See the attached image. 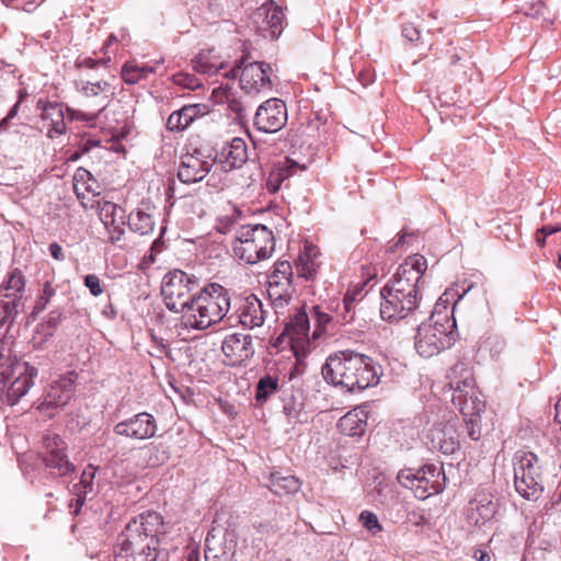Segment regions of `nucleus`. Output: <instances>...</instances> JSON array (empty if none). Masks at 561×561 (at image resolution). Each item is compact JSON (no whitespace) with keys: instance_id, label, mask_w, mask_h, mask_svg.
Wrapping results in <instances>:
<instances>
[{"instance_id":"nucleus-10","label":"nucleus","mask_w":561,"mask_h":561,"mask_svg":"<svg viewBox=\"0 0 561 561\" xmlns=\"http://www.w3.org/2000/svg\"><path fill=\"white\" fill-rule=\"evenodd\" d=\"M84 96V106L91 111H72L75 118L79 121L93 122L103 112L114 95V89L106 81L84 82L80 89Z\"/></svg>"},{"instance_id":"nucleus-17","label":"nucleus","mask_w":561,"mask_h":561,"mask_svg":"<svg viewBox=\"0 0 561 561\" xmlns=\"http://www.w3.org/2000/svg\"><path fill=\"white\" fill-rule=\"evenodd\" d=\"M43 460L55 476L64 477L75 470L66 454V444L57 435H47L44 438Z\"/></svg>"},{"instance_id":"nucleus-53","label":"nucleus","mask_w":561,"mask_h":561,"mask_svg":"<svg viewBox=\"0 0 561 561\" xmlns=\"http://www.w3.org/2000/svg\"><path fill=\"white\" fill-rule=\"evenodd\" d=\"M95 474V468L93 466H89L81 476L80 484L84 486V489L91 488L92 480Z\"/></svg>"},{"instance_id":"nucleus-60","label":"nucleus","mask_w":561,"mask_h":561,"mask_svg":"<svg viewBox=\"0 0 561 561\" xmlns=\"http://www.w3.org/2000/svg\"><path fill=\"white\" fill-rule=\"evenodd\" d=\"M561 230V226H543L539 232L542 233L545 237L550 236L557 231Z\"/></svg>"},{"instance_id":"nucleus-63","label":"nucleus","mask_w":561,"mask_h":561,"mask_svg":"<svg viewBox=\"0 0 561 561\" xmlns=\"http://www.w3.org/2000/svg\"><path fill=\"white\" fill-rule=\"evenodd\" d=\"M536 241L537 243L540 245V247H543L545 245V242H546V237L540 233L539 231L537 232V237H536Z\"/></svg>"},{"instance_id":"nucleus-1","label":"nucleus","mask_w":561,"mask_h":561,"mask_svg":"<svg viewBox=\"0 0 561 561\" xmlns=\"http://www.w3.org/2000/svg\"><path fill=\"white\" fill-rule=\"evenodd\" d=\"M322 375L327 381L352 392L376 386L380 378L373 358L352 350L331 354L322 366Z\"/></svg>"},{"instance_id":"nucleus-2","label":"nucleus","mask_w":561,"mask_h":561,"mask_svg":"<svg viewBox=\"0 0 561 561\" xmlns=\"http://www.w3.org/2000/svg\"><path fill=\"white\" fill-rule=\"evenodd\" d=\"M230 310L228 290L219 284H209L195 294L181 316V325L191 330H205L221 321Z\"/></svg>"},{"instance_id":"nucleus-52","label":"nucleus","mask_w":561,"mask_h":561,"mask_svg":"<svg viewBox=\"0 0 561 561\" xmlns=\"http://www.w3.org/2000/svg\"><path fill=\"white\" fill-rule=\"evenodd\" d=\"M402 35L410 42H416L421 38L420 30L412 23L404 24L402 27Z\"/></svg>"},{"instance_id":"nucleus-46","label":"nucleus","mask_w":561,"mask_h":561,"mask_svg":"<svg viewBox=\"0 0 561 561\" xmlns=\"http://www.w3.org/2000/svg\"><path fill=\"white\" fill-rule=\"evenodd\" d=\"M485 350H489L492 357H499L505 350V341L497 335L489 336L482 344Z\"/></svg>"},{"instance_id":"nucleus-61","label":"nucleus","mask_w":561,"mask_h":561,"mask_svg":"<svg viewBox=\"0 0 561 561\" xmlns=\"http://www.w3.org/2000/svg\"><path fill=\"white\" fill-rule=\"evenodd\" d=\"M194 69L199 72H204V73H213L216 71V69H214L213 67H208L207 65H204L201 61H197L194 65Z\"/></svg>"},{"instance_id":"nucleus-29","label":"nucleus","mask_w":561,"mask_h":561,"mask_svg":"<svg viewBox=\"0 0 561 561\" xmlns=\"http://www.w3.org/2000/svg\"><path fill=\"white\" fill-rule=\"evenodd\" d=\"M207 114L205 104L196 103L184 105L179 111H174L168 118L167 127L172 131H181L187 128L197 117Z\"/></svg>"},{"instance_id":"nucleus-55","label":"nucleus","mask_w":561,"mask_h":561,"mask_svg":"<svg viewBox=\"0 0 561 561\" xmlns=\"http://www.w3.org/2000/svg\"><path fill=\"white\" fill-rule=\"evenodd\" d=\"M50 255L57 261H64L65 254L59 243L53 242L48 247Z\"/></svg>"},{"instance_id":"nucleus-39","label":"nucleus","mask_w":561,"mask_h":561,"mask_svg":"<svg viewBox=\"0 0 561 561\" xmlns=\"http://www.w3.org/2000/svg\"><path fill=\"white\" fill-rule=\"evenodd\" d=\"M42 118L49 122V133L57 135L65 133L64 112L59 104L45 103L42 107Z\"/></svg>"},{"instance_id":"nucleus-40","label":"nucleus","mask_w":561,"mask_h":561,"mask_svg":"<svg viewBox=\"0 0 561 561\" xmlns=\"http://www.w3.org/2000/svg\"><path fill=\"white\" fill-rule=\"evenodd\" d=\"M284 528V520L280 522L276 517L268 520H261L254 524L255 535L257 536V539L261 541H265V545H267L268 542H274V539Z\"/></svg>"},{"instance_id":"nucleus-57","label":"nucleus","mask_w":561,"mask_h":561,"mask_svg":"<svg viewBox=\"0 0 561 561\" xmlns=\"http://www.w3.org/2000/svg\"><path fill=\"white\" fill-rule=\"evenodd\" d=\"M61 318H62V313L61 311L59 310H53L49 314H48V319H47V324L51 328H56L60 321H61Z\"/></svg>"},{"instance_id":"nucleus-22","label":"nucleus","mask_w":561,"mask_h":561,"mask_svg":"<svg viewBox=\"0 0 561 561\" xmlns=\"http://www.w3.org/2000/svg\"><path fill=\"white\" fill-rule=\"evenodd\" d=\"M221 350L231 366L241 365L254 354L252 337L241 333L226 336Z\"/></svg>"},{"instance_id":"nucleus-26","label":"nucleus","mask_w":561,"mask_h":561,"mask_svg":"<svg viewBox=\"0 0 561 561\" xmlns=\"http://www.w3.org/2000/svg\"><path fill=\"white\" fill-rule=\"evenodd\" d=\"M76 379L77 374L75 371L59 376L58 379L51 382L44 402L53 407L66 405L73 397Z\"/></svg>"},{"instance_id":"nucleus-13","label":"nucleus","mask_w":561,"mask_h":561,"mask_svg":"<svg viewBox=\"0 0 561 561\" xmlns=\"http://www.w3.org/2000/svg\"><path fill=\"white\" fill-rule=\"evenodd\" d=\"M237 548V536L233 530L213 527L205 540L206 561H232Z\"/></svg>"},{"instance_id":"nucleus-48","label":"nucleus","mask_w":561,"mask_h":561,"mask_svg":"<svg viewBox=\"0 0 561 561\" xmlns=\"http://www.w3.org/2000/svg\"><path fill=\"white\" fill-rule=\"evenodd\" d=\"M84 176L87 178H90L91 174L90 172H88L87 170L84 169H79L75 175V192L77 194V197L81 201V204L84 208H88V207H91L93 208L94 207V204H89L88 202H85V194L83 192H81V188L79 186V180H83Z\"/></svg>"},{"instance_id":"nucleus-45","label":"nucleus","mask_w":561,"mask_h":561,"mask_svg":"<svg viewBox=\"0 0 561 561\" xmlns=\"http://www.w3.org/2000/svg\"><path fill=\"white\" fill-rule=\"evenodd\" d=\"M359 520L362 525L369 530L373 535H376L382 530V527L377 518V516L369 512L364 511L359 515Z\"/></svg>"},{"instance_id":"nucleus-30","label":"nucleus","mask_w":561,"mask_h":561,"mask_svg":"<svg viewBox=\"0 0 561 561\" xmlns=\"http://www.w3.org/2000/svg\"><path fill=\"white\" fill-rule=\"evenodd\" d=\"M239 322L249 329L261 327L264 323L265 311L259 298L251 295L244 299L237 316Z\"/></svg>"},{"instance_id":"nucleus-6","label":"nucleus","mask_w":561,"mask_h":561,"mask_svg":"<svg viewBox=\"0 0 561 561\" xmlns=\"http://www.w3.org/2000/svg\"><path fill=\"white\" fill-rule=\"evenodd\" d=\"M398 482L411 490L416 499L426 500L445 489V473L442 467L425 465L414 470L402 469L398 473Z\"/></svg>"},{"instance_id":"nucleus-15","label":"nucleus","mask_w":561,"mask_h":561,"mask_svg":"<svg viewBox=\"0 0 561 561\" xmlns=\"http://www.w3.org/2000/svg\"><path fill=\"white\" fill-rule=\"evenodd\" d=\"M24 289L25 278L22 272L13 270L0 287V297L11 298L8 301L4 299L0 300V308L4 311L3 319L5 321L13 322L16 314L20 312Z\"/></svg>"},{"instance_id":"nucleus-31","label":"nucleus","mask_w":561,"mask_h":561,"mask_svg":"<svg viewBox=\"0 0 561 561\" xmlns=\"http://www.w3.org/2000/svg\"><path fill=\"white\" fill-rule=\"evenodd\" d=\"M367 414L360 408L353 409L337 422L339 431L346 436H362L366 430Z\"/></svg>"},{"instance_id":"nucleus-16","label":"nucleus","mask_w":561,"mask_h":561,"mask_svg":"<svg viewBox=\"0 0 561 561\" xmlns=\"http://www.w3.org/2000/svg\"><path fill=\"white\" fill-rule=\"evenodd\" d=\"M287 122V107L279 99H270L259 106L254 115V125L264 133H276Z\"/></svg>"},{"instance_id":"nucleus-4","label":"nucleus","mask_w":561,"mask_h":561,"mask_svg":"<svg viewBox=\"0 0 561 561\" xmlns=\"http://www.w3.org/2000/svg\"><path fill=\"white\" fill-rule=\"evenodd\" d=\"M451 322L447 316L432 313L426 322L417 327L414 336V347L424 358H431L450 347L455 341Z\"/></svg>"},{"instance_id":"nucleus-37","label":"nucleus","mask_w":561,"mask_h":561,"mask_svg":"<svg viewBox=\"0 0 561 561\" xmlns=\"http://www.w3.org/2000/svg\"><path fill=\"white\" fill-rule=\"evenodd\" d=\"M300 486L301 483L295 476H284L280 472L271 473L270 490L278 496L297 493Z\"/></svg>"},{"instance_id":"nucleus-3","label":"nucleus","mask_w":561,"mask_h":561,"mask_svg":"<svg viewBox=\"0 0 561 561\" xmlns=\"http://www.w3.org/2000/svg\"><path fill=\"white\" fill-rule=\"evenodd\" d=\"M38 370L27 362L0 354V404L14 405L34 386Z\"/></svg>"},{"instance_id":"nucleus-47","label":"nucleus","mask_w":561,"mask_h":561,"mask_svg":"<svg viewBox=\"0 0 561 561\" xmlns=\"http://www.w3.org/2000/svg\"><path fill=\"white\" fill-rule=\"evenodd\" d=\"M54 295H55V289L51 287V285L49 283H46L44 285L42 295L38 297V299L35 304L34 311L37 313L44 311L46 306L48 305L50 298Z\"/></svg>"},{"instance_id":"nucleus-21","label":"nucleus","mask_w":561,"mask_h":561,"mask_svg":"<svg viewBox=\"0 0 561 561\" xmlns=\"http://www.w3.org/2000/svg\"><path fill=\"white\" fill-rule=\"evenodd\" d=\"M100 220L110 233L111 242H117L124 234L126 224L125 210L112 202H96Z\"/></svg>"},{"instance_id":"nucleus-24","label":"nucleus","mask_w":561,"mask_h":561,"mask_svg":"<svg viewBox=\"0 0 561 561\" xmlns=\"http://www.w3.org/2000/svg\"><path fill=\"white\" fill-rule=\"evenodd\" d=\"M309 318L304 309H298L289 322L286 323L282 336L288 339V343L295 353L304 348L309 342Z\"/></svg>"},{"instance_id":"nucleus-58","label":"nucleus","mask_w":561,"mask_h":561,"mask_svg":"<svg viewBox=\"0 0 561 561\" xmlns=\"http://www.w3.org/2000/svg\"><path fill=\"white\" fill-rule=\"evenodd\" d=\"M355 299H356L355 295H353L351 293L345 294V296L343 298V308H344L345 313L352 312Z\"/></svg>"},{"instance_id":"nucleus-8","label":"nucleus","mask_w":561,"mask_h":561,"mask_svg":"<svg viewBox=\"0 0 561 561\" xmlns=\"http://www.w3.org/2000/svg\"><path fill=\"white\" fill-rule=\"evenodd\" d=\"M123 534L131 539L151 542V546H157L158 550L161 551L160 545L164 543L168 526L163 523L159 513L146 512L130 520Z\"/></svg>"},{"instance_id":"nucleus-5","label":"nucleus","mask_w":561,"mask_h":561,"mask_svg":"<svg viewBox=\"0 0 561 561\" xmlns=\"http://www.w3.org/2000/svg\"><path fill=\"white\" fill-rule=\"evenodd\" d=\"M274 250L273 232L263 225L242 227L233 243L234 255L248 264L268 259Z\"/></svg>"},{"instance_id":"nucleus-18","label":"nucleus","mask_w":561,"mask_h":561,"mask_svg":"<svg viewBox=\"0 0 561 561\" xmlns=\"http://www.w3.org/2000/svg\"><path fill=\"white\" fill-rule=\"evenodd\" d=\"M284 12L274 1H266L253 14V23L264 37L278 38L283 32Z\"/></svg>"},{"instance_id":"nucleus-28","label":"nucleus","mask_w":561,"mask_h":561,"mask_svg":"<svg viewBox=\"0 0 561 561\" xmlns=\"http://www.w3.org/2000/svg\"><path fill=\"white\" fill-rule=\"evenodd\" d=\"M447 387L448 391L458 394L465 392L461 396H467L472 392L474 388V378L472 368L468 363L457 362L449 370L447 375Z\"/></svg>"},{"instance_id":"nucleus-19","label":"nucleus","mask_w":561,"mask_h":561,"mask_svg":"<svg viewBox=\"0 0 561 561\" xmlns=\"http://www.w3.org/2000/svg\"><path fill=\"white\" fill-rule=\"evenodd\" d=\"M156 432V419L147 412L138 413L114 426L115 434L137 440L151 438Z\"/></svg>"},{"instance_id":"nucleus-43","label":"nucleus","mask_w":561,"mask_h":561,"mask_svg":"<svg viewBox=\"0 0 561 561\" xmlns=\"http://www.w3.org/2000/svg\"><path fill=\"white\" fill-rule=\"evenodd\" d=\"M279 390L278 379L270 375L262 377L256 385L255 399L259 402L266 401L273 393Z\"/></svg>"},{"instance_id":"nucleus-12","label":"nucleus","mask_w":561,"mask_h":561,"mask_svg":"<svg viewBox=\"0 0 561 561\" xmlns=\"http://www.w3.org/2000/svg\"><path fill=\"white\" fill-rule=\"evenodd\" d=\"M291 277L293 267L288 261L275 263L274 271L268 276L267 295L276 310L286 306L293 297Z\"/></svg>"},{"instance_id":"nucleus-27","label":"nucleus","mask_w":561,"mask_h":561,"mask_svg":"<svg viewBox=\"0 0 561 561\" xmlns=\"http://www.w3.org/2000/svg\"><path fill=\"white\" fill-rule=\"evenodd\" d=\"M211 164L203 160L198 152L182 157L178 178L182 183L192 184L202 181L210 171Z\"/></svg>"},{"instance_id":"nucleus-9","label":"nucleus","mask_w":561,"mask_h":561,"mask_svg":"<svg viewBox=\"0 0 561 561\" xmlns=\"http://www.w3.org/2000/svg\"><path fill=\"white\" fill-rule=\"evenodd\" d=\"M427 268V261L421 254L408 256L382 289L419 295L417 284Z\"/></svg>"},{"instance_id":"nucleus-59","label":"nucleus","mask_w":561,"mask_h":561,"mask_svg":"<svg viewBox=\"0 0 561 561\" xmlns=\"http://www.w3.org/2000/svg\"><path fill=\"white\" fill-rule=\"evenodd\" d=\"M99 64L98 60H94L92 58H83L81 60L77 61V66L79 68H94Z\"/></svg>"},{"instance_id":"nucleus-34","label":"nucleus","mask_w":561,"mask_h":561,"mask_svg":"<svg viewBox=\"0 0 561 561\" xmlns=\"http://www.w3.org/2000/svg\"><path fill=\"white\" fill-rule=\"evenodd\" d=\"M298 170H305V165H300L293 159L286 158L285 162L279 168L270 173L266 182L267 190L272 193L277 192L280 188L282 183L296 174Z\"/></svg>"},{"instance_id":"nucleus-62","label":"nucleus","mask_w":561,"mask_h":561,"mask_svg":"<svg viewBox=\"0 0 561 561\" xmlns=\"http://www.w3.org/2000/svg\"><path fill=\"white\" fill-rule=\"evenodd\" d=\"M534 9H535V12L531 13L533 15H541V14H543L546 7L542 2L539 1Z\"/></svg>"},{"instance_id":"nucleus-32","label":"nucleus","mask_w":561,"mask_h":561,"mask_svg":"<svg viewBox=\"0 0 561 561\" xmlns=\"http://www.w3.org/2000/svg\"><path fill=\"white\" fill-rule=\"evenodd\" d=\"M462 393L463 392L450 394L453 404L459 409L465 420L480 419V414L484 411L485 405L484 402L478 398L474 388L470 394L461 396Z\"/></svg>"},{"instance_id":"nucleus-20","label":"nucleus","mask_w":561,"mask_h":561,"mask_svg":"<svg viewBox=\"0 0 561 561\" xmlns=\"http://www.w3.org/2000/svg\"><path fill=\"white\" fill-rule=\"evenodd\" d=\"M118 540L119 549L115 553V561H156L161 552L157 546H151V542L131 539L123 533Z\"/></svg>"},{"instance_id":"nucleus-14","label":"nucleus","mask_w":561,"mask_h":561,"mask_svg":"<svg viewBox=\"0 0 561 561\" xmlns=\"http://www.w3.org/2000/svg\"><path fill=\"white\" fill-rule=\"evenodd\" d=\"M240 68V87L247 94L257 95L272 91L271 65L259 61L244 64L242 61Z\"/></svg>"},{"instance_id":"nucleus-25","label":"nucleus","mask_w":561,"mask_h":561,"mask_svg":"<svg viewBox=\"0 0 561 561\" xmlns=\"http://www.w3.org/2000/svg\"><path fill=\"white\" fill-rule=\"evenodd\" d=\"M248 160V147L242 138L236 137L230 144L224 146L215 157V162L224 171L241 168Z\"/></svg>"},{"instance_id":"nucleus-42","label":"nucleus","mask_w":561,"mask_h":561,"mask_svg":"<svg viewBox=\"0 0 561 561\" xmlns=\"http://www.w3.org/2000/svg\"><path fill=\"white\" fill-rule=\"evenodd\" d=\"M154 72L151 66L138 65L134 61L126 62L122 68V78L127 84H135L142 79L148 78Z\"/></svg>"},{"instance_id":"nucleus-35","label":"nucleus","mask_w":561,"mask_h":561,"mask_svg":"<svg viewBox=\"0 0 561 561\" xmlns=\"http://www.w3.org/2000/svg\"><path fill=\"white\" fill-rule=\"evenodd\" d=\"M516 460L514 467L515 481L541 473L538 466V457L534 453L519 451L516 454Z\"/></svg>"},{"instance_id":"nucleus-38","label":"nucleus","mask_w":561,"mask_h":561,"mask_svg":"<svg viewBox=\"0 0 561 561\" xmlns=\"http://www.w3.org/2000/svg\"><path fill=\"white\" fill-rule=\"evenodd\" d=\"M514 482L518 494L529 501L539 499L543 491L541 473Z\"/></svg>"},{"instance_id":"nucleus-41","label":"nucleus","mask_w":561,"mask_h":561,"mask_svg":"<svg viewBox=\"0 0 561 561\" xmlns=\"http://www.w3.org/2000/svg\"><path fill=\"white\" fill-rule=\"evenodd\" d=\"M128 227L133 232H136L140 236H147L152 232L154 221L150 214L137 209L129 214Z\"/></svg>"},{"instance_id":"nucleus-54","label":"nucleus","mask_w":561,"mask_h":561,"mask_svg":"<svg viewBox=\"0 0 561 561\" xmlns=\"http://www.w3.org/2000/svg\"><path fill=\"white\" fill-rule=\"evenodd\" d=\"M175 82L179 84H182L188 89H194L196 85H198L197 83H195V79L190 75H182V73L176 75Z\"/></svg>"},{"instance_id":"nucleus-36","label":"nucleus","mask_w":561,"mask_h":561,"mask_svg":"<svg viewBox=\"0 0 561 561\" xmlns=\"http://www.w3.org/2000/svg\"><path fill=\"white\" fill-rule=\"evenodd\" d=\"M496 507L497 504L489 499L488 495H481L471 502L469 519L476 525H482L494 516Z\"/></svg>"},{"instance_id":"nucleus-49","label":"nucleus","mask_w":561,"mask_h":561,"mask_svg":"<svg viewBox=\"0 0 561 561\" xmlns=\"http://www.w3.org/2000/svg\"><path fill=\"white\" fill-rule=\"evenodd\" d=\"M313 316L317 322V328L313 331V339H317L320 336L321 330L330 322L331 318L328 313L322 312L318 306L313 307Z\"/></svg>"},{"instance_id":"nucleus-11","label":"nucleus","mask_w":561,"mask_h":561,"mask_svg":"<svg viewBox=\"0 0 561 561\" xmlns=\"http://www.w3.org/2000/svg\"><path fill=\"white\" fill-rule=\"evenodd\" d=\"M380 316L382 320L394 322L407 318L419 306V295H408L398 290L381 289Z\"/></svg>"},{"instance_id":"nucleus-7","label":"nucleus","mask_w":561,"mask_h":561,"mask_svg":"<svg viewBox=\"0 0 561 561\" xmlns=\"http://www.w3.org/2000/svg\"><path fill=\"white\" fill-rule=\"evenodd\" d=\"M195 288V282L183 271L174 270L167 273L161 286L165 307L170 311L183 316L195 296L193 293Z\"/></svg>"},{"instance_id":"nucleus-33","label":"nucleus","mask_w":561,"mask_h":561,"mask_svg":"<svg viewBox=\"0 0 561 561\" xmlns=\"http://www.w3.org/2000/svg\"><path fill=\"white\" fill-rule=\"evenodd\" d=\"M319 250L313 244H306L304 251L299 254L296 262L297 273L300 277L306 279L312 278L320 263L317 261L319 256Z\"/></svg>"},{"instance_id":"nucleus-44","label":"nucleus","mask_w":561,"mask_h":561,"mask_svg":"<svg viewBox=\"0 0 561 561\" xmlns=\"http://www.w3.org/2000/svg\"><path fill=\"white\" fill-rule=\"evenodd\" d=\"M304 410V400L300 392L290 393L283 398V412L288 419H297Z\"/></svg>"},{"instance_id":"nucleus-64","label":"nucleus","mask_w":561,"mask_h":561,"mask_svg":"<svg viewBox=\"0 0 561 561\" xmlns=\"http://www.w3.org/2000/svg\"><path fill=\"white\" fill-rule=\"evenodd\" d=\"M18 107V104L14 105V107L10 111L7 117H4L0 123H2V126L7 123L8 119L13 117L15 115V108Z\"/></svg>"},{"instance_id":"nucleus-51","label":"nucleus","mask_w":561,"mask_h":561,"mask_svg":"<svg viewBox=\"0 0 561 561\" xmlns=\"http://www.w3.org/2000/svg\"><path fill=\"white\" fill-rule=\"evenodd\" d=\"M467 425V432L472 440H478L481 437L480 419H468L465 420Z\"/></svg>"},{"instance_id":"nucleus-56","label":"nucleus","mask_w":561,"mask_h":561,"mask_svg":"<svg viewBox=\"0 0 561 561\" xmlns=\"http://www.w3.org/2000/svg\"><path fill=\"white\" fill-rule=\"evenodd\" d=\"M236 216H237V214L234 211L232 215L221 218L219 220V226H218L219 231L227 232L229 230L230 225L234 222Z\"/></svg>"},{"instance_id":"nucleus-23","label":"nucleus","mask_w":561,"mask_h":561,"mask_svg":"<svg viewBox=\"0 0 561 561\" xmlns=\"http://www.w3.org/2000/svg\"><path fill=\"white\" fill-rule=\"evenodd\" d=\"M431 448L445 455H451L459 448L458 433L454 423H439L434 425L427 435Z\"/></svg>"},{"instance_id":"nucleus-50","label":"nucleus","mask_w":561,"mask_h":561,"mask_svg":"<svg viewBox=\"0 0 561 561\" xmlns=\"http://www.w3.org/2000/svg\"><path fill=\"white\" fill-rule=\"evenodd\" d=\"M84 285L89 288L94 297H99L103 293L100 278L95 274H89L84 277Z\"/></svg>"}]
</instances>
